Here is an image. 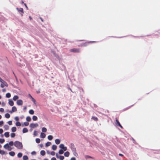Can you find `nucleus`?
Listing matches in <instances>:
<instances>
[{
    "label": "nucleus",
    "instance_id": "obj_19",
    "mask_svg": "<svg viewBox=\"0 0 160 160\" xmlns=\"http://www.w3.org/2000/svg\"><path fill=\"white\" fill-rule=\"evenodd\" d=\"M18 96L17 95H15L13 98V99L14 101H16L18 98Z\"/></svg>",
    "mask_w": 160,
    "mask_h": 160
},
{
    "label": "nucleus",
    "instance_id": "obj_17",
    "mask_svg": "<svg viewBox=\"0 0 160 160\" xmlns=\"http://www.w3.org/2000/svg\"><path fill=\"white\" fill-rule=\"evenodd\" d=\"M4 135L6 138H8L9 136V132H6L4 133Z\"/></svg>",
    "mask_w": 160,
    "mask_h": 160
},
{
    "label": "nucleus",
    "instance_id": "obj_51",
    "mask_svg": "<svg viewBox=\"0 0 160 160\" xmlns=\"http://www.w3.org/2000/svg\"><path fill=\"white\" fill-rule=\"evenodd\" d=\"M4 109L2 108H0V112H4Z\"/></svg>",
    "mask_w": 160,
    "mask_h": 160
},
{
    "label": "nucleus",
    "instance_id": "obj_37",
    "mask_svg": "<svg viewBox=\"0 0 160 160\" xmlns=\"http://www.w3.org/2000/svg\"><path fill=\"white\" fill-rule=\"evenodd\" d=\"M59 153L60 154H63L64 151L62 149H60L59 151Z\"/></svg>",
    "mask_w": 160,
    "mask_h": 160
},
{
    "label": "nucleus",
    "instance_id": "obj_2",
    "mask_svg": "<svg viewBox=\"0 0 160 160\" xmlns=\"http://www.w3.org/2000/svg\"><path fill=\"white\" fill-rule=\"evenodd\" d=\"M0 82H1L0 85L1 88H3L5 86L7 87L8 86V84L7 83L3 80L1 77H0Z\"/></svg>",
    "mask_w": 160,
    "mask_h": 160
},
{
    "label": "nucleus",
    "instance_id": "obj_20",
    "mask_svg": "<svg viewBox=\"0 0 160 160\" xmlns=\"http://www.w3.org/2000/svg\"><path fill=\"white\" fill-rule=\"evenodd\" d=\"M60 141L58 139H56L55 140V142L57 144H58L60 143Z\"/></svg>",
    "mask_w": 160,
    "mask_h": 160
},
{
    "label": "nucleus",
    "instance_id": "obj_31",
    "mask_svg": "<svg viewBox=\"0 0 160 160\" xmlns=\"http://www.w3.org/2000/svg\"><path fill=\"white\" fill-rule=\"evenodd\" d=\"M11 94L10 93H8L6 94V96L7 98H9L11 97Z\"/></svg>",
    "mask_w": 160,
    "mask_h": 160
},
{
    "label": "nucleus",
    "instance_id": "obj_56",
    "mask_svg": "<svg viewBox=\"0 0 160 160\" xmlns=\"http://www.w3.org/2000/svg\"><path fill=\"white\" fill-rule=\"evenodd\" d=\"M76 158L75 157H72L71 159V160H76Z\"/></svg>",
    "mask_w": 160,
    "mask_h": 160
},
{
    "label": "nucleus",
    "instance_id": "obj_47",
    "mask_svg": "<svg viewBox=\"0 0 160 160\" xmlns=\"http://www.w3.org/2000/svg\"><path fill=\"white\" fill-rule=\"evenodd\" d=\"M24 124L25 126H28L29 125V123L28 122H24Z\"/></svg>",
    "mask_w": 160,
    "mask_h": 160
},
{
    "label": "nucleus",
    "instance_id": "obj_6",
    "mask_svg": "<svg viewBox=\"0 0 160 160\" xmlns=\"http://www.w3.org/2000/svg\"><path fill=\"white\" fill-rule=\"evenodd\" d=\"M16 9L19 12V13L21 16H23V14L24 13L23 9L22 8H17Z\"/></svg>",
    "mask_w": 160,
    "mask_h": 160
},
{
    "label": "nucleus",
    "instance_id": "obj_40",
    "mask_svg": "<svg viewBox=\"0 0 160 160\" xmlns=\"http://www.w3.org/2000/svg\"><path fill=\"white\" fill-rule=\"evenodd\" d=\"M36 142L37 143H39L40 142V140L39 138H36Z\"/></svg>",
    "mask_w": 160,
    "mask_h": 160
},
{
    "label": "nucleus",
    "instance_id": "obj_27",
    "mask_svg": "<svg viewBox=\"0 0 160 160\" xmlns=\"http://www.w3.org/2000/svg\"><path fill=\"white\" fill-rule=\"evenodd\" d=\"M29 113L30 114H32V115L33 114H34V111H33V110L32 109H31L29 111Z\"/></svg>",
    "mask_w": 160,
    "mask_h": 160
},
{
    "label": "nucleus",
    "instance_id": "obj_9",
    "mask_svg": "<svg viewBox=\"0 0 160 160\" xmlns=\"http://www.w3.org/2000/svg\"><path fill=\"white\" fill-rule=\"evenodd\" d=\"M4 148L6 149H7L9 151H10L11 150V148H10L8 144L7 143L4 146Z\"/></svg>",
    "mask_w": 160,
    "mask_h": 160
},
{
    "label": "nucleus",
    "instance_id": "obj_59",
    "mask_svg": "<svg viewBox=\"0 0 160 160\" xmlns=\"http://www.w3.org/2000/svg\"><path fill=\"white\" fill-rule=\"evenodd\" d=\"M51 160H56V159L55 158L53 157L51 158Z\"/></svg>",
    "mask_w": 160,
    "mask_h": 160
},
{
    "label": "nucleus",
    "instance_id": "obj_55",
    "mask_svg": "<svg viewBox=\"0 0 160 160\" xmlns=\"http://www.w3.org/2000/svg\"><path fill=\"white\" fill-rule=\"evenodd\" d=\"M3 132V130L2 129H0V134L2 133Z\"/></svg>",
    "mask_w": 160,
    "mask_h": 160
},
{
    "label": "nucleus",
    "instance_id": "obj_18",
    "mask_svg": "<svg viewBox=\"0 0 160 160\" xmlns=\"http://www.w3.org/2000/svg\"><path fill=\"white\" fill-rule=\"evenodd\" d=\"M57 148V146L55 145H52V149L53 150H55Z\"/></svg>",
    "mask_w": 160,
    "mask_h": 160
},
{
    "label": "nucleus",
    "instance_id": "obj_25",
    "mask_svg": "<svg viewBox=\"0 0 160 160\" xmlns=\"http://www.w3.org/2000/svg\"><path fill=\"white\" fill-rule=\"evenodd\" d=\"M51 145V143L50 142H48L46 143V146L48 147Z\"/></svg>",
    "mask_w": 160,
    "mask_h": 160
},
{
    "label": "nucleus",
    "instance_id": "obj_61",
    "mask_svg": "<svg viewBox=\"0 0 160 160\" xmlns=\"http://www.w3.org/2000/svg\"><path fill=\"white\" fill-rule=\"evenodd\" d=\"M119 155L122 157L123 156V155L121 153H119Z\"/></svg>",
    "mask_w": 160,
    "mask_h": 160
},
{
    "label": "nucleus",
    "instance_id": "obj_38",
    "mask_svg": "<svg viewBox=\"0 0 160 160\" xmlns=\"http://www.w3.org/2000/svg\"><path fill=\"white\" fill-rule=\"evenodd\" d=\"M16 125L17 126H20L21 125V124L19 122H17L16 123Z\"/></svg>",
    "mask_w": 160,
    "mask_h": 160
},
{
    "label": "nucleus",
    "instance_id": "obj_4",
    "mask_svg": "<svg viewBox=\"0 0 160 160\" xmlns=\"http://www.w3.org/2000/svg\"><path fill=\"white\" fill-rule=\"evenodd\" d=\"M70 51L74 53H79L80 52V49L79 48H74L70 49Z\"/></svg>",
    "mask_w": 160,
    "mask_h": 160
},
{
    "label": "nucleus",
    "instance_id": "obj_62",
    "mask_svg": "<svg viewBox=\"0 0 160 160\" xmlns=\"http://www.w3.org/2000/svg\"><path fill=\"white\" fill-rule=\"evenodd\" d=\"M40 19L42 21V22H43V19L41 18L40 17Z\"/></svg>",
    "mask_w": 160,
    "mask_h": 160
},
{
    "label": "nucleus",
    "instance_id": "obj_12",
    "mask_svg": "<svg viewBox=\"0 0 160 160\" xmlns=\"http://www.w3.org/2000/svg\"><path fill=\"white\" fill-rule=\"evenodd\" d=\"M46 137V134L43 132H41L40 134V137L42 138H44Z\"/></svg>",
    "mask_w": 160,
    "mask_h": 160
},
{
    "label": "nucleus",
    "instance_id": "obj_30",
    "mask_svg": "<svg viewBox=\"0 0 160 160\" xmlns=\"http://www.w3.org/2000/svg\"><path fill=\"white\" fill-rule=\"evenodd\" d=\"M0 152V154H2V155L4 154H7V153L5 152L3 150H1V151Z\"/></svg>",
    "mask_w": 160,
    "mask_h": 160
},
{
    "label": "nucleus",
    "instance_id": "obj_58",
    "mask_svg": "<svg viewBox=\"0 0 160 160\" xmlns=\"http://www.w3.org/2000/svg\"><path fill=\"white\" fill-rule=\"evenodd\" d=\"M2 91L3 92H5L6 91V90L5 88H3L2 89Z\"/></svg>",
    "mask_w": 160,
    "mask_h": 160
},
{
    "label": "nucleus",
    "instance_id": "obj_64",
    "mask_svg": "<svg viewBox=\"0 0 160 160\" xmlns=\"http://www.w3.org/2000/svg\"><path fill=\"white\" fill-rule=\"evenodd\" d=\"M29 18L30 19V20H31L32 19V18H31V16H29Z\"/></svg>",
    "mask_w": 160,
    "mask_h": 160
},
{
    "label": "nucleus",
    "instance_id": "obj_15",
    "mask_svg": "<svg viewBox=\"0 0 160 160\" xmlns=\"http://www.w3.org/2000/svg\"><path fill=\"white\" fill-rule=\"evenodd\" d=\"M28 131V130L27 128H23V130H22V132L23 133L27 132Z\"/></svg>",
    "mask_w": 160,
    "mask_h": 160
},
{
    "label": "nucleus",
    "instance_id": "obj_46",
    "mask_svg": "<svg viewBox=\"0 0 160 160\" xmlns=\"http://www.w3.org/2000/svg\"><path fill=\"white\" fill-rule=\"evenodd\" d=\"M50 154L52 156H54L55 155V152L54 151H52L51 152Z\"/></svg>",
    "mask_w": 160,
    "mask_h": 160
},
{
    "label": "nucleus",
    "instance_id": "obj_5",
    "mask_svg": "<svg viewBox=\"0 0 160 160\" xmlns=\"http://www.w3.org/2000/svg\"><path fill=\"white\" fill-rule=\"evenodd\" d=\"M38 126V123H31L30 125V127L31 128H34Z\"/></svg>",
    "mask_w": 160,
    "mask_h": 160
},
{
    "label": "nucleus",
    "instance_id": "obj_44",
    "mask_svg": "<svg viewBox=\"0 0 160 160\" xmlns=\"http://www.w3.org/2000/svg\"><path fill=\"white\" fill-rule=\"evenodd\" d=\"M4 141L5 140L4 139H0V143H2L4 142Z\"/></svg>",
    "mask_w": 160,
    "mask_h": 160
},
{
    "label": "nucleus",
    "instance_id": "obj_32",
    "mask_svg": "<svg viewBox=\"0 0 160 160\" xmlns=\"http://www.w3.org/2000/svg\"><path fill=\"white\" fill-rule=\"evenodd\" d=\"M5 117L7 118H8L10 117V115L9 113H7L5 114Z\"/></svg>",
    "mask_w": 160,
    "mask_h": 160
},
{
    "label": "nucleus",
    "instance_id": "obj_3",
    "mask_svg": "<svg viewBox=\"0 0 160 160\" xmlns=\"http://www.w3.org/2000/svg\"><path fill=\"white\" fill-rule=\"evenodd\" d=\"M96 42V41H90V42H85L84 43H82L81 44V45H79L78 46H79V47L81 46V47H86L88 45V44L89 43H94V42Z\"/></svg>",
    "mask_w": 160,
    "mask_h": 160
},
{
    "label": "nucleus",
    "instance_id": "obj_49",
    "mask_svg": "<svg viewBox=\"0 0 160 160\" xmlns=\"http://www.w3.org/2000/svg\"><path fill=\"white\" fill-rule=\"evenodd\" d=\"M15 119L16 121H18L19 120V118L18 117H16Z\"/></svg>",
    "mask_w": 160,
    "mask_h": 160
},
{
    "label": "nucleus",
    "instance_id": "obj_57",
    "mask_svg": "<svg viewBox=\"0 0 160 160\" xmlns=\"http://www.w3.org/2000/svg\"><path fill=\"white\" fill-rule=\"evenodd\" d=\"M2 106L4 107L5 105V104L4 102H2Z\"/></svg>",
    "mask_w": 160,
    "mask_h": 160
},
{
    "label": "nucleus",
    "instance_id": "obj_7",
    "mask_svg": "<svg viewBox=\"0 0 160 160\" xmlns=\"http://www.w3.org/2000/svg\"><path fill=\"white\" fill-rule=\"evenodd\" d=\"M17 109L16 107L13 106L12 108V110L9 111V112L10 113H12L14 112L17 111Z\"/></svg>",
    "mask_w": 160,
    "mask_h": 160
},
{
    "label": "nucleus",
    "instance_id": "obj_10",
    "mask_svg": "<svg viewBox=\"0 0 160 160\" xmlns=\"http://www.w3.org/2000/svg\"><path fill=\"white\" fill-rule=\"evenodd\" d=\"M17 103L18 105H22L23 104V101L21 99L18 100L17 102Z\"/></svg>",
    "mask_w": 160,
    "mask_h": 160
},
{
    "label": "nucleus",
    "instance_id": "obj_21",
    "mask_svg": "<svg viewBox=\"0 0 160 160\" xmlns=\"http://www.w3.org/2000/svg\"><path fill=\"white\" fill-rule=\"evenodd\" d=\"M4 128L5 130H8L9 129V127L8 125H6L4 126Z\"/></svg>",
    "mask_w": 160,
    "mask_h": 160
},
{
    "label": "nucleus",
    "instance_id": "obj_34",
    "mask_svg": "<svg viewBox=\"0 0 160 160\" xmlns=\"http://www.w3.org/2000/svg\"><path fill=\"white\" fill-rule=\"evenodd\" d=\"M31 119V118L29 116H28L26 118V120L28 122L30 121Z\"/></svg>",
    "mask_w": 160,
    "mask_h": 160
},
{
    "label": "nucleus",
    "instance_id": "obj_28",
    "mask_svg": "<svg viewBox=\"0 0 160 160\" xmlns=\"http://www.w3.org/2000/svg\"><path fill=\"white\" fill-rule=\"evenodd\" d=\"M48 138L49 140H51L52 139L53 137L52 136L50 135L48 136Z\"/></svg>",
    "mask_w": 160,
    "mask_h": 160
},
{
    "label": "nucleus",
    "instance_id": "obj_63",
    "mask_svg": "<svg viewBox=\"0 0 160 160\" xmlns=\"http://www.w3.org/2000/svg\"><path fill=\"white\" fill-rule=\"evenodd\" d=\"M26 109H27V107H25L23 108V109L24 110H26Z\"/></svg>",
    "mask_w": 160,
    "mask_h": 160
},
{
    "label": "nucleus",
    "instance_id": "obj_36",
    "mask_svg": "<svg viewBox=\"0 0 160 160\" xmlns=\"http://www.w3.org/2000/svg\"><path fill=\"white\" fill-rule=\"evenodd\" d=\"M22 153L19 152L18 153V156L19 158H20L22 157Z\"/></svg>",
    "mask_w": 160,
    "mask_h": 160
},
{
    "label": "nucleus",
    "instance_id": "obj_24",
    "mask_svg": "<svg viewBox=\"0 0 160 160\" xmlns=\"http://www.w3.org/2000/svg\"><path fill=\"white\" fill-rule=\"evenodd\" d=\"M11 130H12V132H15L16 131L17 128L16 127H14L12 128Z\"/></svg>",
    "mask_w": 160,
    "mask_h": 160
},
{
    "label": "nucleus",
    "instance_id": "obj_22",
    "mask_svg": "<svg viewBox=\"0 0 160 160\" xmlns=\"http://www.w3.org/2000/svg\"><path fill=\"white\" fill-rule=\"evenodd\" d=\"M40 154L42 156H44L45 154V152L44 150H42L40 152Z\"/></svg>",
    "mask_w": 160,
    "mask_h": 160
},
{
    "label": "nucleus",
    "instance_id": "obj_52",
    "mask_svg": "<svg viewBox=\"0 0 160 160\" xmlns=\"http://www.w3.org/2000/svg\"><path fill=\"white\" fill-rule=\"evenodd\" d=\"M32 155H35L36 154V152L35 151H33L31 152Z\"/></svg>",
    "mask_w": 160,
    "mask_h": 160
},
{
    "label": "nucleus",
    "instance_id": "obj_14",
    "mask_svg": "<svg viewBox=\"0 0 160 160\" xmlns=\"http://www.w3.org/2000/svg\"><path fill=\"white\" fill-rule=\"evenodd\" d=\"M9 154L12 156H13L15 155V153L13 151H11L9 152Z\"/></svg>",
    "mask_w": 160,
    "mask_h": 160
},
{
    "label": "nucleus",
    "instance_id": "obj_33",
    "mask_svg": "<svg viewBox=\"0 0 160 160\" xmlns=\"http://www.w3.org/2000/svg\"><path fill=\"white\" fill-rule=\"evenodd\" d=\"M47 129L46 128L43 127L42 128V132H47Z\"/></svg>",
    "mask_w": 160,
    "mask_h": 160
},
{
    "label": "nucleus",
    "instance_id": "obj_50",
    "mask_svg": "<svg viewBox=\"0 0 160 160\" xmlns=\"http://www.w3.org/2000/svg\"><path fill=\"white\" fill-rule=\"evenodd\" d=\"M62 149V150L63 151H65L67 150V148L66 147H64Z\"/></svg>",
    "mask_w": 160,
    "mask_h": 160
},
{
    "label": "nucleus",
    "instance_id": "obj_41",
    "mask_svg": "<svg viewBox=\"0 0 160 160\" xmlns=\"http://www.w3.org/2000/svg\"><path fill=\"white\" fill-rule=\"evenodd\" d=\"M64 147V145L63 144H61L59 146V148L62 149H63Z\"/></svg>",
    "mask_w": 160,
    "mask_h": 160
},
{
    "label": "nucleus",
    "instance_id": "obj_16",
    "mask_svg": "<svg viewBox=\"0 0 160 160\" xmlns=\"http://www.w3.org/2000/svg\"><path fill=\"white\" fill-rule=\"evenodd\" d=\"M69 155V152L68 151L66 152L64 154L65 157H68Z\"/></svg>",
    "mask_w": 160,
    "mask_h": 160
},
{
    "label": "nucleus",
    "instance_id": "obj_48",
    "mask_svg": "<svg viewBox=\"0 0 160 160\" xmlns=\"http://www.w3.org/2000/svg\"><path fill=\"white\" fill-rule=\"evenodd\" d=\"M8 123L9 125H12V122L11 121H9L8 122Z\"/></svg>",
    "mask_w": 160,
    "mask_h": 160
},
{
    "label": "nucleus",
    "instance_id": "obj_29",
    "mask_svg": "<svg viewBox=\"0 0 160 160\" xmlns=\"http://www.w3.org/2000/svg\"><path fill=\"white\" fill-rule=\"evenodd\" d=\"M32 120L33 121H36L38 119V118L36 116H33L32 117Z\"/></svg>",
    "mask_w": 160,
    "mask_h": 160
},
{
    "label": "nucleus",
    "instance_id": "obj_45",
    "mask_svg": "<svg viewBox=\"0 0 160 160\" xmlns=\"http://www.w3.org/2000/svg\"><path fill=\"white\" fill-rule=\"evenodd\" d=\"M15 136V134L14 133H11V136L12 138H14Z\"/></svg>",
    "mask_w": 160,
    "mask_h": 160
},
{
    "label": "nucleus",
    "instance_id": "obj_23",
    "mask_svg": "<svg viewBox=\"0 0 160 160\" xmlns=\"http://www.w3.org/2000/svg\"><path fill=\"white\" fill-rule=\"evenodd\" d=\"M92 119L94 120L95 121H97L98 120V118L96 117L92 116Z\"/></svg>",
    "mask_w": 160,
    "mask_h": 160
},
{
    "label": "nucleus",
    "instance_id": "obj_39",
    "mask_svg": "<svg viewBox=\"0 0 160 160\" xmlns=\"http://www.w3.org/2000/svg\"><path fill=\"white\" fill-rule=\"evenodd\" d=\"M85 158H92V159H94V158H93V157H92L89 156H88V155H86V156H85Z\"/></svg>",
    "mask_w": 160,
    "mask_h": 160
},
{
    "label": "nucleus",
    "instance_id": "obj_60",
    "mask_svg": "<svg viewBox=\"0 0 160 160\" xmlns=\"http://www.w3.org/2000/svg\"><path fill=\"white\" fill-rule=\"evenodd\" d=\"M56 157H57V158H59V156L58 155V154L57 153H56Z\"/></svg>",
    "mask_w": 160,
    "mask_h": 160
},
{
    "label": "nucleus",
    "instance_id": "obj_13",
    "mask_svg": "<svg viewBox=\"0 0 160 160\" xmlns=\"http://www.w3.org/2000/svg\"><path fill=\"white\" fill-rule=\"evenodd\" d=\"M29 97L31 98L32 99V101L34 103H35L36 101L35 99L31 96V95L30 94H29Z\"/></svg>",
    "mask_w": 160,
    "mask_h": 160
},
{
    "label": "nucleus",
    "instance_id": "obj_54",
    "mask_svg": "<svg viewBox=\"0 0 160 160\" xmlns=\"http://www.w3.org/2000/svg\"><path fill=\"white\" fill-rule=\"evenodd\" d=\"M37 132L36 131H35L34 132V135L35 136H36V135H37Z\"/></svg>",
    "mask_w": 160,
    "mask_h": 160
},
{
    "label": "nucleus",
    "instance_id": "obj_26",
    "mask_svg": "<svg viewBox=\"0 0 160 160\" xmlns=\"http://www.w3.org/2000/svg\"><path fill=\"white\" fill-rule=\"evenodd\" d=\"M28 156L26 155H24L23 157V160H28Z\"/></svg>",
    "mask_w": 160,
    "mask_h": 160
},
{
    "label": "nucleus",
    "instance_id": "obj_42",
    "mask_svg": "<svg viewBox=\"0 0 160 160\" xmlns=\"http://www.w3.org/2000/svg\"><path fill=\"white\" fill-rule=\"evenodd\" d=\"M13 144H14L13 142V141H12L10 142L8 144V145H9L11 146H13Z\"/></svg>",
    "mask_w": 160,
    "mask_h": 160
},
{
    "label": "nucleus",
    "instance_id": "obj_8",
    "mask_svg": "<svg viewBox=\"0 0 160 160\" xmlns=\"http://www.w3.org/2000/svg\"><path fill=\"white\" fill-rule=\"evenodd\" d=\"M115 121L116 122V124L118 126H119L121 128H122L123 127L121 125L120 123L119 122L118 120V119L117 118H116L115 119Z\"/></svg>",
    "mask_w": 160,
    "mask_h": 160
},
{
    "label": "nucleus",
    "instance_id": "obj_35",
    "mask_svg": "<svg viewBox=\"0 0 160 160\" xmlns=\"http://www.w3.org/2000/svg\"><path fill=\"white\" fill-rule=\"evenodd\" d=\"M71 147L72 148L73 150H76V148L74 147V144L73 143H71Z\"/></svg>",
    "mask_w": 160,
    "mask_h": 160
},
{
    "label": "nucleus",
    "instance_id": "obj_1",
    "mask_svg": "<svg viewBox=\"0 0 160 160\" xmlns=\"http://www.w3.org/2000/svg\"><path fill=\"white\" fill-rule=\"evenodd\" d=\"M14 145L18 149H22L23 148V146L22 143L18 141H16L14 142Z\"/></svg>",
    "mask_w": 160,
    "mask_h": 160
},
{
    "label": "nucleus",
    "instance_id": "obj_11",
    "mask_svg": "<svg viewBox=\"0 0 160 160\" xmlns=\"http://www.w3.org/2000/svg\"><path fill=\"white\" fill-rule=\"evenodd\" d=\"M8 103L9 105L11 106H13L14 105V102L11 99L9 100Z\"/></svg>",
    "mask_w": 160,
    "mask_h": 160
},
{
    "label": "nucleus",
    "instance_id": "obj_53",
    "mask_svg": "<svg viewBox=\"0 0 160 160\" xmlns=\"http://www.w3.org/2000/svg\"><path fill=\"white\" fill-rule=\"evenodd\" d=\"M3 122L2 121H0V125H2L3 124Z\"/></svg>",
    "mask_w": 160,
    "mask_h": 160
},
{
    "label": "nucleus",
    "instance_id": "obj_43",
    "mask_svg": "<svg viewBox=\"0 0 160 160\" xmlns=\"http://www.w3.org/2000/svg\"><path fill=\"white\" fill-rule=\"evenodd\" d=\"M59 158L60 160H63L64 158L63 156H60Z\"/></svg>",
    "mask_w": 160,
    "mask_h": 160
}]
</instances>
